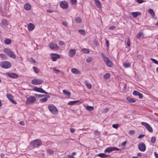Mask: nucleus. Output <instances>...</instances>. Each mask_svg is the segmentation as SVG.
Returning a JSON list of instances; mask_svg holds the SVG:
<instances>
[{
    "label": "nucleus",
    "instance_id": "nucleus-1",
    "mask_svg": "<svg viewBox=\"0 0 158 158\" xmlns=\"http://www.w3.org/2000/svg\"><path fill=\"white\" fill-rule=\"evenodd\" d=\"M30 144L34 148H37L42 145V142L40 140L37 139L31 141Z\"/></svg>",
    "mask_w": 158,
    "mask_h": 158
},
{
    "label": "nucleus",
    "instance_id": "nucleus-2",
    "mask_svg": "<svg viewBox=\"0 0 158 158\" xmlns=\"http://www.w3.org/2000/svg\"><path fill=\"white\" fill-rule=\"evenodd\" d=\"M48 108L50 111L54 115H56L58 113L57 108L52 104H49L48 106Z\"/></svg>",
    "mask_w": 158,
    "mask_h": 158
},
{
    "label": "nucleus",
    "instance_id": "nucleus-3",
    "mask_svg": "<svg viewBox=\"0 0 158 158\" xmlns=\"http://www.w3.org/2000/svg\"><path fill=\"white\" fill-rule=\"evenodd\" d=\"M102 56L104 61L106 63L107 66L109 67H111L112 66L113 64L112 62L104 54L102 53Z\"/></svg>",
    "mask_w": 158,
    "mask_h": 158
},
{
    "label": "nucleus",
    "instance_id": "nucleus-4",
    "mask_svg": "<svg viewBox=\"0 0 158 158\" xmlns=\"http://www.w3.org/2000/svg\"><path fill=\"white\" fill-rule=\"evenodd\" d=\"M4 51L10 57L13 59H15L16 58V56L15 53L9 49L5 48L4 49Z\"/></svg>",
    "mask_w": 158,
    "mask_h": 158
},
{
    "label": "nucleus",
    "instance_id": "nucleus-5",
    "mask_svg": "<svg viewBox=\"0 0 158 158\" xmlns=\"http://www.w3.org/2000/svg\"><path fill=\"white\" fill-rule=\"evenodd\" d=\"M0 66L4 69H9L11 67V64L10 63L7 61L1 62L0 64Z\"/></svg>",
    "mask_w": 158,
    "mask_h": 158
},
{
    "label": "nucleus",
    "instance_id": "nucleus-6",
    "mask_svg": "<svg viewBox=\"0 0 158 158\" xmlns=\"http://www.w3.org/2000/svg\"><path fill=\"white\" fill-rule=\"evenodd\" d=\"M36 101V98L33 96H31L28 97L26 101L27 104H31L33 103Z\"/></svg>",
    "mask_w": 158,
    "mask_h": 158
},
{
    "label": "nucleus",
    "instance_id": "nucleus-7",
    "mask_svg": "<svg viewBox=\"0 0 158 158\" xmlns=\"http://www.w3.org/2000/svg\"><path fill=\"white\" fill-rule=\"evenodd\" d=\"M141 124L144 126L146 129L150 132H152L153 131V129L152 127L150 126V125L148 123L144 122H141Z\"/></svg>",
    "mask_w": 158,
    "mask_h": 158
},
{
    "label": "nucleus",
    "instance_id": "nucleus-8",
    "mask_svg": "<svg viewBox=\"0 0 158 158\" xmlns=\"http://www.w3.org/2000/svg\"><path fill=\"white\" fill-rule=\"evenodd\" d=\"M43 82V81L39 79H35L31 81V83L34 85H39L42 84Z\"/></svg>",
    "mask_w": 158,
    "mask_h": 158
},
{
    "label": "nucleus",
    "instance_id": "nucleus-9",
    "mask_svg": "<svg viewBox=\"0 0 158 158\" xmlns=\"http://www.w3.org/2000/svg\"><path fill=\"white\" fill-rule=\"evenodd\" d=\"M60 5L63 9H67L69 7L68 3L65 1H62L60 2Z\"/></svg>",
    "mask_w": 158,
    "mask_h": 158
},
{
    "label": "nucleus",
    "instance_id": "nucleus-10",
    "mask_svg": "<svg viewBox=\"0 0 158 158\" xmlns=\"http://www.w3.org/2000/svg\"><path fill=\"white\" fill-rule=\"evenodd\" d=\"M138 148L139 150L141 152H144L146 149L145 144L143 143H140L138 144Z\"/></svg>",
    "mask_w": 158,
    "mask_h": 158
},
{
    "label": "nucleus",
    "instance_id": "nucleus-11",
    "mask_svg": "<svg viewBox=\"0 0 158 158\" xmlns=\"http://www.w3.org/2000/svg\"><path fill=\"white\" fill-rule=\"evenodd\" d=\"M119 149L116 147H109L107 148L105 150V152L110 153L113 151H118L119 150Z\"/></svg>",
    "mask_w": 158,
    "mask_h": 158
},
{
    "label": "nucleus",
    "instance_id": "nucleus-12",
    "mask_svg": "<svg viewBox=\"0 0 158 158\" xmlns=\"http://www.w3.org/2000/svg\"><path fill=\"white\" fill-rule=\"evenodd\" d=\"M51 58L52 60L55 61L57 59L60 57V55L59 54L56 53H52L51 54Z\"/></svg>",
    "mask_w": 158,
    "mask_h": 158
},
{
    "label": "nucleus",
    "instance_id": "nucleus-13",
    "mask_svg": "<svg viewBox=\"0 0 158 158\" xmlns=\"http://www.w3.org/2000/svg\"><path fill=\"white\" fill-rule=\"evenodd\" d=\"M6 97L12 103L15 104H17V102L13 99V97L12 94H6Z\"/></svg>",
    "mask_w": 158,
    "mask_h": 158
},
{
    "label": "nucleus",
    "instance_id": "nucleus-14",
    "mask_svg": "<svg viewBox=\"0 0 158 158\" xmlns=\"http://www.w3.org/2000/svg\"><path fill=\"white\" fill-rule=\"evenodd\" d=\"M48 46L50 48L53 50H57L59 48L57 44L55 43H50L49 44Z\"/></svg>",
    "mask_w": 158,
    "mask_h": 158
},
{
    "label": "nucleus",
    "instance_id": "nucleus-15",
    "mask_svg": "<svg viewBox=\"0 0 158 158\" xmlns=\"http://www.w3.org/2000/svg\"><path fill=\"white\" fill-rule=\"evenodd\" d=\"M33 90L41 93H43L45 94H48V93L44 91L42 88L37 87H35L33 89Z\"/></svg>",
    "mask_w": 158,
    "mask_h": 158
},
{
    "label": "nucleus",
    "instance_id": "nucleus-16",
    "mask_svg": "<svg viewBox=\"0 0 158 158\" xmlns=\"http://www.w3.org/2000/svg\"><path fill=\"white\" fill-rule=\"evenodd\" d=\"M76 51L75 49H71L69 52V56L71 57H73L75 55Z\"/></svg>",
    "mask_w": 158,
    "mask_h": 158
},
{
    "label": "nucleus",
    "instance_id": "nucleus-17",
    "mask_svg": "<svg viewBox=\"0 0 158 158\" xmlns=\"http://www.w3.org/2000/svg\"><path fill=\"white\" fill-rule=\"evenodd\" d=\"M6 74L9 77L13 78H17L19 77L18 74L14 73H7Z\"/></svg>",
    "mask_w": 158,
    "mask_h": 158
},
{
    "label": "nucleus",
    "instance_id": "nucleus-18",
    "mask_svg": "<svg viewBox=\"0 0 158 158\" xmlns=\"http://www.w3.org/2000/svg\"><path fill=\"white\" fill-rule=\"evenodd\" d=\"M27 27L28 30L29 31H32L35 27L34 25L31 23H29L28 24Z\"/></svg>",
    "mask_w": 158,
    "mask_h": 158
},
{
    "label": "nucleus",
    "instance_id": "nucleus-19",
    "mask_svg": "<svg viewBox=\"0 0 158 158\" xmlns=\"http://www.w3.org/2000/svg\"><path fill=\"white\" fill-rule=\"evenodd\" d=\"M71 71L73 73L75 74H79L81 73L79 70L75 68L72 69Z\"/></svg>",
    "mask_w": 158,
    "mask_h": 158
},
{
    "label": "nucleus",
    "instance_id": "nucleus-20",
    "mask_svg": "<svg viewBox=\"0 0 158 158\" xmlns=\"http://www.w3.org/2000/svg\"><path fill=\"white\" fill-rule=\"evenodd\" d=\"M132 15L134 18H136L138 15H141V13L140 12H132L131 13Z\"/></svg>",
    "mask_w": 158,
    "mask_h": 158
},
{
    "label": "nucleus",
    "instance_id": "nucleus-21",
    "mask_svg": "<svg viewBox=\"0 0 158 158\" xmlns=\"http://www.w3.org/2000/svg\"><path fill=\"white\" fill-rule=\"evenodd\" d=\"M95 4L98 8L101 7V3L99 0H94Z\"/></svg>",
    "mask_w": 158,
    "mask_h": 158
},
{
    "label": "nucleus",
    "instance_id": "nucleus-22",
    "mask_svg": "<svg viewBox=\"0 0 158 158\" xmlns=\"http://www.w3.org/2000/svg\"><path fill=\"white\" fill-rule=\"evenodd\" d=\"M148 12L151 15L153 18L155 16V13L152 9H149L148 10Z\"/></svg>",
    "mask_w": 158,
    "mask_h": 158
},
{
    "label": "nucleus",
    "instance_id": "nucleus-23",
    "mask_svg": "<svg viewBox=\"0 0 158 158\" xmlns=\"http://www.w3.org/2000/svg\"><path fill=\"white\" fill-rule=\"evenodd\" d=\"M24 8L27 10H29L31 9V6L29 3H26L24 6Z\"/></svg>",
    "mask_w": 158,
    "mask_h": 158
},
{
    "label": "nucleus",
    "instance_id": "nucleus-24",
    "mask_svg": "<svg viewBox=\"0 0 158 158\" xmlns=\"http://www.w3.org/2000/svg\"><path fill=\"white\" fill-rule=\"evenodd\" d=\"M85 83L86 85V86L89 89H91L92 87V85H91L86 80L85 81Z\"/></svg>",
    "mask_w": 158,
    "mask_h": 158
},
{
    "label": "nucleus",
    "instance_id": "nucleus-25",
    "mask_svg": "<svg viewBox=\"0 0 158 158\" xmlns=\"http://www.w3.org/2000/svg\"><path fill=\"white\" fill-rule=\"evenodd\" d=\"M81 51L82 52L84 53L88 54L89 53L90 51L89 50L86 48H83L81 50Z\"/></svg>",
    "mask_w": 158,
    "mask_h": 158
},
{
    "label": "nucleus",
    "instance_id": "nucleus-26",
    "mask_svg": "<svg viewBox=\"0 0 158 158\" xmlns=\"http://www.w3.org/2000/svg\"><path fill=\"white\" fill-rule=\"evenodd\" d=\"M11 40L10 39L7 38L4 41L5 43L7 45H9L11 43Z\"/></svg>",
    "mask_w": 158,
    "mask_h": 158
},
{
    "label": "nucleus",
    "instance_id": "nucleus-27",
    "mask_svg": "<svg viewBox=\"0 0 158 158\" xmlns=\"http://www.w3.org/2000/svg\"><path fill=\"white\" fill-rule=\"evenodd\" d=\"M79 102V101H71L68 103L67 105H73Z\"/></svg>",
    "mask_w": 158,
    "mask_h": 158
},
{
    "label": "nucleus",
    "instance_id": "nucleus-28",
    "mask_svg": "<svg viewBox=\"0 0 158 158\" xmlns=\"http://www.w3.org/2000/svg\"><path fill=\"white\" fill-rule=\"evenodd\" d=\"M126 99L130 102L134 103L135 102V101L133 98H131L130 97H127Z\"/></svg>",
    "mask_w": 158,
    "mask_h": 158
},
{
    "label": "nucleus",
    "instance_id": "nucleus-29",
    "mask_svg": "<svg viewBox=\"0 0 158 158\" xmlns=\"http://www.w3.org/2000/svg\"><path fill=\"white\" fill-rule=\"evenodd\" d=\"M86 109L89 111H93L94 109V108L93 106H85Z\"/></svg>",
    "mask_w": 158,
    "mask_h": 158
},
{
    "label": "nucleus",
    "instance_id": "nucleus-30",
    "mask_svg": "<svg viewBox=\"0 0 158 158\" xmlns=\"http://www.w3.org/2000/svg\"><path fill=\"white\" fill-rule=\"evenodd\" d=\"M98 156L101 158H106L108 156L103 153H100L98 155Z\"/></svg>",
    "mask_w": 158,
    "mask_h": 158
},
{
    "label": "nucleus",
    "instance_id": "nucleus-31",
    "mask_svg": "<svg viewBox=\"0 0 158 158\" xmlns=\"http://www.w3.org/2000/svg\"><path fill=\"white\" fill-rule=\"evenodd\" d=\"M63 93L66 95H68V96L70 97L71 95V93L65 89H64L63 90Z\"/></svg>",
    "mask_w": 158,
    "mask_h": 158
},
{
    "label": "nucleus",
    "instance_id": "nucleus-32",
    "mask_svg": "<svg viewBox=\"0 0 158 158\" xmlns=\"http://www.w3.org/2000/svg\"><path fill=\"white\" fill-rule=\"evenodd\" d=\"M33 69L36 73L38 74L40 72V70L37 67L35 66H33Z\"/></svg>",
    "mask_w": 158,
    "mask_h": 158
},
{
    "label": "nucleus",
    "instance_id": "nucleus-33",
    "mask_svg": "<svg viewBox=\"0 0 158 158\" xmlns=\"http://www.w3.org/2000/svg\"><path fill=\"white\" fill-rule=\"evenodd\" d=\"M104 78L105 79H107L110 77V74L109 73H106L104 75Z\"/></svg>",
    "mask_w": 158,
    "mask_h": 158
},
{
    "label": "nucleus",
    "instance_id": "nucleus-34",
    "mask_svg": "<svg viewBox=\"0 0 158 158\" xmlns=\"http://www.w3.org/2000/svg\"><path fill=\"white\" fill-rule=\"evenodd\" d=\"M78 31L80 32V33L84 35H86V33L85 31L83 29H79L78 30Z\"/></svg>",
    "mask_w": 158,
    "mask_h": 158
},
{
    "label": "nucleus",
    "instance_id": "nucleus-35",
    "mask_svg": "<svg viewBox=\"0 0 158 158\" xmlns=\"http://www.w3.org/2000/svg\"><path fill=\"white\" fill-rule=\"evenodd\" d=\"M125 68H127L130 66L131 64L129 63H125L123 64Z\"/></svg>",
    "mask_w": 158,
    "mask_h": 158
},
{
    "label": "nucleus",
    "instance_id": "nucleus-36",
    "mask_svg": "<svg viewBox=\"0 0 158 158\" xmlns=\"http://www.w3.org/2000/svg\"><path fill=\"white\" fill-rule=\"evenodd\" d=\"M47 152L48 154L50 155L53 154L54 153V151L53 150L50 149H47Z\"/></svg>",
    "mask_w": 158,
    "mask_h": 158
},
{
    "label": "nucleus",
    "instance_id": "nucleus-37",
    "mask_svg": "<svg viewBox=\"0 0 158 158\" xmlns=\"http://www.w3.org/2000/svg\"><path fill=\"white\" fill-rule=\"evenodd\" d=\"M75 21L76 23H80L81 22V19L80 18H76L75 19Z\"/></svg>",
    "mask_w": 158,
    "mask_h": 158
},
{
    "label": "nucleus",
    "instance_id": "nucleus-38",
    "mask_svg": "<svg viewBox=\"0 0 158 158\" xmlns=\"http://www.w3.org/2000/svg\"><path fill=\"white\" fill-rule=\"evenodd\" d=\"M48 100V98L46 97H44L40 99V101L41 102H46Z\"/></svg>",
    "mask_w": 158,
    "mask_h": 158
},
{
    "label": "nucleus",
    "instance_id": "nucleus-39",
    "mask_svg": "<svg viewBox=\"0 0 158 158\" xmlns=\"http://www.w3.org/2000/svg\"><path fill=\"white\" fill-rule=\"evenodd\" d=\"M2 23L3 25H6L8 24L7 21L6 20L4 19L2 21Z\"/></svg>",
    "mask_w": 158,
    "mask_h": 158
},
{
    "label": "nucleus",
    "instance_id": "nucleus-40",
    "mask_svg": "<svg viewBox=\"0 0 158 158\" xmlns=\"http://www.w3.org/2000/svg\"><path fill=\"white\" fill-rule=\"evenodd\" d=\"M121 125L120 124H114L112 125V127L114 128L117 129L118 127H120Z\"/></svg>",
    "mask_w": 158,
    "mask_h": 158
},
{
    "label": "nucleus",
    "instance_id": "nucleus-41",
    "mask_svg": "<svg viewBox=\"0 0 158 158\" xmlns=\"http://www.w3.org/2000/svg\"><path fill=\"white\" fill-rule=\"evenodd\" d=\"M0 57L3 60H6V56L3 54H0Z\"/></svg>",
    "mask_w": 158,
    "mask_h": 158
},
{
    "label": "nucleus",
    "instance_id": "nucleus-42",
    "mask_svg": "<svg viewBox=\"0 0 158 158\" xmlns=\"http://www.w3.org/2000/svg\"><path fill=\"white\" fill-rule=\"evenodd\" d=\"M156 141V138L154 137L153 136L152 137L151 139V142L153 143H155Z\"/></svg>",
    "mask_w": 158,
    "mask_h": 158
},
{
    "label": "nucleus",
    "instance_id": "nucleus-43",
    "mask_svg": "<svg viewBox=\"0 0 158 158\" xmlns=\"http://www.w3.org/2000/svg\"><path fill=\"white\" fill-rule=\"evenodd\" d=\"M143 33L142 32H139L138 33L137 35V37L138 39H139L140 36L143 34Z\"/></svg>",
    "mask_w": 158,
    "mask_h": 158
},
{
    "label": "nucleus",
    "instance_id": "nucleus-44",
    "mask_svg": "<svg viewBox=\"0 0 158 158\" xmlns=\"http://www.w3.org/2000/svg\"><path fill=\"white\" fill-rule=\"evenodd\" d=\"M92 58L91 57H88L86 59V61L88 63H89L92 61Z\"/></svg>",
    "mask_w": 158,
    "mask_h": 158
},
{
    "label": "nucleus",
    "instance_id": "nucleus-45",
    "mask_svg": "<svg viewBox=\"0 0 158 158\" xmlns=\"http://www.w3.org/2000/svg\"><path fill=\"white\" fill-rule=\"evenodd\" d=\"M139 92L137 91H134L133 92V94L134 95H137L138 96L139 94Z\"/></svg>",
    "mask_w": 158,
    "mask_h": 158
},
{
    "label": "nucleus",
    "instance_id": "nucleus-46",
    "mask_svg": "<svg viewBox=\"0 0 158 158\" xmlns=\"http://www.w3.org/2000/svg\"><path fill=\"white\" fill-rule=\"evenodd\" d=\"M151 60L156 64H158V61L156 59L151 58Z\"/></svg>",
    "mask_w": 158,
    "mask_h": 158
},
{
    "label": "nucleus",
    "instance_id": "nucleus-47",
    "mask_svg": "<svg viewBox=\"0 0 158 158\" xmlns=\"http://www.w3.org/2000/svg\"><path fill=\"white\" fill-rule=\"evenodd\" d=\"M29 61L30 62H31L32 63H36V61L35 60L33 59L32 58H30L29 59Z\"/></svg>",
    "mask_w": 158,
    "mask_h": 158
},
{
    "label": "nucleus",
    "instance_id": "nucleus-48",
    "mask_svg": "<svg viewBox=\"0 0 158 158\" xmlns=\"http://www.w3.org/2000/svg\"><path fill=\"white\" fill-rule=\"evenodd\" d=\"M127 45L129 47L130 46V42L129 38H128L127 40Z\"/></svg>",
    "mask_w": 158,
    "mask_h": 158
},
{
    "label": "nucleus",
    "instance_id": "nucleus-49",
    "mask_svg": "<svg viewBox=\"0 0 158 158\" xmlns=\"http://www.w3.org/2000/svg\"><path fill=\"white\" fill-rule=\"evenodd\" d=\"M58 43H59V45L61 46L64 45V43L63 42L61 41H59V42Z\"/></svg>",
    "mask_w": 158,
    "mask_h": 158
},
{
    "label": "nucleus",
    "instance_id": "nucleus-50",
    "mask_svg": "<svg viewBox=\"0 0 158 158\" xmlns=\"http://www.w3.org/2000/svg\"><path fill=\"white\" fill-rule=\"evenodd\" d=\"M52 69H53V71L55 72V73L60 72V70H58V69H56L54 68H52Z\"/></svg>",
    "mask_w": 158,
    "mask_h": 158
},
{
    "label": "nucleus",
    "instance_id": "nucleus-51",
    "mask_svg": "<svg viewBox=\"0 0 158 158\" xmlns=\"http://www.w3.org/2000/svg\"><path fill=\"white\" fill-rule=\"evenodd\" d=\"M135 131L134 130H130L129 131V134L131 135H132L135 133Z\"/></svg>",
    "mask_w": 158,
    "mask_h": 158
},
{
    "label": "nucleus",
    "instance_id": "nucleus-52",
    "mask_svg": "<svg viewBox=\"0 0 158 158\" xmlns=\"http://www.w3.org/2000/svg\"><path fill=\"white\" fill-rule=\"evenodd\" d=\"M77 2V0H71V2L73 4H75Z\"/></svg>",
    "mask_w": 158,
    "mask_h": 158
},
{
    "label": "nucleus",
    "instance_id": "nucleus-53",
    "mask_svg": "<svg viewBox=\"0 0 158 158\" xmlns=\"http://www.w3.org/2000/svg\"><path fill=\"white\" fill-rule=\"evenodd\" d=\"M138 96H139V98L140 99L142 98L143 97V95L142 94L140 93L139 94Z\"/></svg>",
    "mask_w": 158,
    "mask_h": 158
},
{
    "label": "nucleus",
    "instance_id": "nucleus-54",
    "mask_svg": "<svg viewBox=\"0 0 158 158\" xmlns=\"http://www.w3.org/2000/svg\"><path fill=\"white\" fill-rule=\"evenodd\" d=\"M144 136V135H143L141 134L139 135V136L138 137V138L139 139H140L143 138Z\"/></svg>",
    "mask_w": 158,
    "mask_h": 158
},
{
    "label": "nucleus",
    "instance_id": "nucleus-55",
    "mask_svg": "<svg viewBox=\"0 0 158 158\" xmlns=\"http://www.w3.org/2000/svg\"><path fill=\"white\" fill-rule=\"evenodd\" d=\"M106 44L107 45V47L108 48L109 45V41L108 40H106Z\"/></svg>",
    "mask_w": 158,
    "mask_h": 158
},
{
    "label": "nucleus",
    "instance_id": "nucleus-56",
    "mask_svg": "<svg viewBox=\"0 0 158 158\" xmlns=\"http://www.w3.org/2000/svg\"><path fill=\"white\" fill-rule=\"evenodd\" d=\"M154 155L156 158H158V154L156 152H154Z\"/></svg>",
    "mask_w": 158,
    "mask_h": 158
},
{
    "label": "nucleus",
    "instance_id": "nucleus-57",
    "mask_svg": "<svg viewBox=\"0 0 158 158\" xmlns=\"http://www.w3.org/2000/svg\"><path fill=\"white\" fill-rule=\"evenodd\" d=\"M137 2L139 3H141L143 2V0H136Z\"/></svg>",
    "mask_w": 158,
    "mask_h": 158
},
{
    "label": "nucleus",
    "instance_id": "nucleus-58",
    "mask_svg": "<svg viewBox=\"0 0 158 158\" xmlns=\"http://www.w3.org/2000/svg\"><path fill=\"white\" fill-rule=\"evenodd\" d=\"M75 129L73 128H71L70 129V131L72 133H73L75 131Z\"/></svg>",
    "mask_w": 158,
    "mask_h": 158
},
{
    "label": "nucleus",
    "instance_id": "nucleus-59",
    "mask_svg": "<svg viewBox=\"0 0 158 158\" xmlns=\"http://www.w3.org/2000/svg\"><path fill=\"white\" fill-rule=\"evenodd\" d=\"M115 28V27L114 26H111L109 27V29L112 30L114 29Z\"/></svg>",
    "mask_w": 158,
    "mask_h": 158
},
{
    "label": "nucleus",
    "instance_id": "nucleus-60",
    "mask_svg": "<svg viewBox=\"0 0 158 158\" xmlns=\"http://www.w3.org/2000/svg\"><path fill=\"white\" fill-rule=\"evenodd\" d=\"M62 24L65 26H67V23L65 22H63Z\"/></svg>",
    "mask_w": 158,
    "mask_h": 158
},
{
    "label": "nucleus",
    "instance_id": "nucleus-61",
    "mask_svg": "<svg viewBox=\"0 0 158 158\" xmlns=\"http://www.w3.org/2000/svg\"><path fill=\"white\" fill-rule=\"evenodd\" d=\"M19 124L22 125H24V122L23 121H21L19 122Z\"/></svg>",
    "mask_w": 158,
    "mask_h": 158
},
{
    "label": "nucleus",
    "instance_id": "nucleus-62",
    "mask_svg": "<svg viewBox=\"0 0 158 158\" xmlns=\"http://www.w3.org/2000/svg\"><path fill=\"white\" fill-rule=\"evenodd\" d=\"M68 158H74V157L72 155H68Z\"/></svg>",
    "mask_w": 158,
    "mask_h": 158
},
{
    "label": "nucleus",
    "instance_id": "nucleus-63",
    "mask_svg": "<svg viewBox=\"0 0 158 158\" xmlns=\"http://www.w3.org/2000/svg\"><path fill=\"white\" fill-rule=\"evenodd\" d=\"M137 156L139 157H140L141 156V154L140 153H138L137 154Z\"/></svg>",
    "mask_w": 158,
    "mask_h": 158
},
{
    "label": "nucleus",
    "instance_id": "nucleus-64",
    "mask_svg": "<svg viewBox=\"0 0 158 158\" xmlns=\"http://www.w3.org/2000/svg\"><path fill=\"white\" fill-rule=\"evenodd\" d=\"M76 154V153L75 152H73L72 153V155L73 156H75Z\"/></svg>",
    "mask_w": 158,
    "mask_h": 158
}]
</instances>
